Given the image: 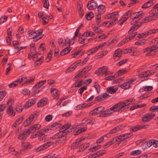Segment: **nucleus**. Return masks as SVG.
I'll return each instance as SVG.
<instances>
[{
    "label": "nucleus",
    "mask_w": 158,
    "mask_h": 158,
    "mask_svg": "<svg viewBox=\"0 0 158 158\" xmlns=\"http://www.w3.org/2000/svg\"><path fill=\"white\" fill-rule=\"evenodd\" d=\"M59 51V49L58 48H56L54 50V56L56 58H58L60 56Z\"/></svg>",
    "instance_id": "nucleus-59"
},
{
    "label": "nucleus",
    "mask_w": 158,
    "mask_h": 158,
    "mask_svg": "<svg viewBox=\"0 0 158 158\" xmlns=\"http://www.w3.org/2000/svg\"><path fill=\"white\" fill-rule=\"evenodd\" d=\"M83 51L81 50L73 54L72 55V56L73 58H77L83 55Z\"/></svg>",
    "instance_id": "nucleus-33"
},
{
    "label": "nucleus",
    "mask_w": 158,
    "mask_h": 158,
    "mask_svg": "<svg viewBox=\"0 0 158 158\" xmlns=\"http://www.w3.org/2000/svg\"><path fill=\"white\" fill-rule=\"evenodd\" d=\"M117 90L116 89H114V87H109L107 88V91L108 93L113 94L115 93Z\"/></svg>",
    "instance_id": "nucleus-39"
},
{
    "label": "nucleus",
    "mask_w": 158,
    "mask_h": 158,
    "mask_svg": "<svg viewBox=\"0 0 158 158\" xmlns=\"http://www.w3.org/2000/svg\"><path fill=\"white\" fill-rule=\"evenodd\" d=\"M154 3L153 0H149V1L144 3L142 6L141 8L146 9L152 6Z\"/></svg>",
    "instance_id": "nucleus-19"
},
{
    "label": "nucleus",
    "mask_w": 158,
    "mask_h": 158,
    "mask_svg": "<svg viewBox=\"0 0 158 158\" xmlns=\"http://www.w3.org/2000/svg\"><path fill=\"white\" fill-rule=\"evenodd\" d=\"M95 120L93 118H85L82 120V123L83 124L86 123L87 124H89L92 123H94Z\"/></svg>",
    "instance_id": "nucleus-22"
},
{
    "label": "nucleus",
    "mask_w": 158,
    "mask_h": 158,
    "mask_svg": "<svg viewBox=\"0 0 158 158\" xmlns=\"http://www.w3.org/2000/svg\"><path fill=\"white\" fill-rule=\"evenodd\" d=\"M46 80L42 81L37 83L33 87L34 89H39L46 82Z\"/></svg>",
    "instance_id": "nucleus-31"
},
{
    "label": "nucleus",
    "mask_w": 158,
    "mask_h": 158,
    "mask_svg": "<svg viewBox=\"0 0 158 158\" xmlns=\"http://www.w3.org/2000/svg\"><path fill=\"white\" fill-rule=\"evenodd\" d=\"M141 151L140 150H136L131 152L130 153V155L133 156H138L141 154Z\"/></svg>",
    "instance_id": "nucleus-40"
},
{
    "label": "nucleus",
    "mask_w": 158,
    "mask_h": 158,
    "mask_svg": "<svg viewBox=\"0 0 158 158\" xmlns=\"http://www.w3.org/2000/svg\"><path fill=\"white\" fill-rule=\"evenodd\" d=\"M72 48L69 47H67L62 50L60 52V55L63 56L69 53L71 50Z\"/></svg>",
    "instance_id": "nucleus-25"
},
{
    "label": "nucleus",
    "mask_w": 158,
    "mask_h": 158,
    "mask_svg": "<svg viewBox=\"0 0 158 158\" xmlns=\"http://www.w3.org/2000/svg\"><path fill=\"white\" fill-rule=\"evenodd\" d=\"M111 15L112 18V20H113V21L116 23L117 21L118 18V12H113L111 13Z\"/></svg>",
    "instance_id": "nucleus-30"
},
{
    "label": "nucleus",
    "mask_w": 158,
    "mask_h": 158,
    "mask_svg": "<svg viewBox=\"0 0 158 158\" xmlns=\"http://www.w3.org/2000/svg\"><path fill=\"white\" fill-rule=\"evenodd\" d=\"M91 105H90V104H88L86 105H85L84 104H82L81 105H79L76 106V109L77 110H82L84 108L86 107H88Z\"/></svg>",
    "instance_id": "nucleus-38"
},
{
    "label": "nucleus",
    "mask_w": 158,
    "mask_h": 158,
    "mask_svg": "<svg viewBox=\"0 0 158 158\" xmlns=\"http://www.w3.org/2000/svg\"><path fill=\"white\" fill-rule=\"evenodd\" d=\"M126 72V70L125 69H122L119 70L118 72L115 74V76L118 77L124 74Z\"/></svg>",
    "instance_id": "nucleus-43"
},
{
    "label": "nucleus",
    "mask_w": 158,
    "mask_h": 158,
    "mask_svg": "<svg viewBox=\"0 0 158 158\" xmlns=\"http://www.w3.org/2000/svg\"><path fill=\"white\" fill-rule=\"evenodd\" d=\"M143 13V12L142 11H138L135 13V14L133 13V12H132V15H134V16L133 17V18L132 19V20H139L137 19L138 18H139V19L141 18V17H140Z\"/></svg>",
    "instance_id": "nucleus-23"
},
{
    "label": "nucleus",
    "mask_w": 158,
    "mask_h": 158,
    "mask_svg": "<svg viewBox=\"0 0 158 158\" xmlns=\"http://www.w3.org/2000/svg\"><path fill=\"white\" fill-rule=\"evenodd\" d=\"M22 93L25 95H29L30 94V91L26 89H23L22 91Z\"/></svg>",
    "instance_id": "nucleus-63"
},
{
    "label": "nucleus",
    "mask_w": 158,
    "mask_h": 158,
    "mask_svg": "<svg viewBox=\"0 0 158 158\" xmlns=\"http://www.w3.org/2000/svg\"><path fill=\"white\" fill-rule=\"evenodd\" d=\"M132 15V10H130L128 11L124 15H123L121 18L123 20V21H126L128 18Z\"/></svg>",
    "instance_id": "nucleus-18"
},
{
    "label": "nucleus",
    "mask_w": 158,
    "mask_h": 158,
    "mask_svg": "<svg viewBox=\"0 0 158 158\" xmlns=\"http://www.w3.org/2000/svg\"><path fill=\"white\" fill-rule=\"evenodd\" d=\"M122 130V126L119 125L111 130L109 132V134H112L117 133Z\"/></svg>",
    "instance_id": "nucleus-17"
},
{
    "label": "nucleus",
    "mask_w": 158,
    "mask_h": 158,
    "mask_svg": "<svg viewBox=\"0 0 158 158\" xmlns=\"http://www.w3.org/2000/svg\"><path fill=\"white\" fill-rule=\"evenodd\" d=\"M23 116L20 117L18 119L14 124L13 125V127H15L19 125L23 121Z\"/></svg>",
    "instance_id": "nucleus-35"
},
{
    "label": "nucleus",
    "mask_w": 158,
    "mask_h": 158,
    "mask_svg": "<svg viewBox=\"0 0 158 158\" xmlns=\"http://www.w3.org/2000/svg\"><path fill=\"white\" fill-rule=\"evenodd\" d=\"M89 143H85L82 144L81 146H79V150H78V151L81 152L84 151L89 146Z\"/></svg>",
    "instance_id": "nucleus-24"
},
{
    "label": "nucleus",
    "mask_w": 158,
    "mask_h": 158,
    "mask_svg": "<svg viewBox=\"0 0 158 158\" xmlns=\"http://www.w3.org/2000/svg\"><path fill=\"white\" fill-rule=\"evenodd\" d=\"M131 87V84L129 83L128 81H126L123 84L120 85V87L124 89H127Z\"/></svg>",
    "instance_id": "nucleus-34"
},
{
    "label": "nucleus",
    "mask_w": 158,
    "mask_h": 158,
    "mask_svg": "<svg viewBox=\"0 0 158 158\" xmlns=\"http://www.w3.org/2000/svg\"><path fill=\"white\" fill-rule=\"evenodd\" d=\"M35 135L37 137H38V138L40 141L43 140L46 138L45 135L42 132V130L38 131L35 134Z\"/></svg>",
    "instance_id": "nucleus-16"
},
{
    "label": "nucleus",
    "mask_w": 158,
    "mask_h": 158,
    "mask_svg": "<svg viewBox=\"0 0 158 158\" xmlns=\"http://www.w3.org/2000/svg\"><path fill=\"white\" fill-rule=\"evenodd\" d=\"M131 25H133L131 27L128 31L129 34H131L138 29L141 26V23H139V20H132L131 22Z\"/></svg>",
    "instance_id": "nucleus-2"
},
{
    "label": "nucleus",
    "mask_w": 158,
    "mask_h": 158,
    "mask_svg": "<svg viewBox=\"0 0 158 158\" xmlns=\"http://www.w3.org/2000/svg\"><path fill=\"white\" fill-rule=\"evenodd\" d=\"M152 20H153V19L150 17L149 15L148 16L142 19L141 22H140L139 23H141V25L142 23H145L150 21Z\"/></svg>",
    "instance_id": "nucleus-32"
},
{
    "label": "nucleus",
    "mask_w": 158,
    "mask_h": 158,
    "mask_svg": "<svg viewBox=\"0 0 158 158\" xmlns=\"http://www.w3.org/2000/svg\"><path fill=\"white\" fill-rule=\"evenodd\" d=\"M140 54L139 51L136 48H133L132 50V54H131L132 56H137Z\"/></svg>",
    "instance_id": "nucleus-42"
},
{
    "label": "nucleus",
    "mask_w": 158,
    "mask_h": 158,
    "mask_svg": "<svg viewBox=\"0 0 158 158\" xmlns=\"http://www.w3.org/2000/svg\"><path fill=\"white\" fill-rule=\"evenodd\" d=\"M53 143V142H49L45 143L38 147L35 150L36 152H39L41 150H44Z\"/></svg>",
    "instance_id": "nucleus-13"
},
{
    "label": "nucleus",
    "mask_w": 158,
    "mask_h": 158,
    "mask_svg": "<svg viewBox=\"0 0 158 158\" xmlns=\"http://www.w3.org/2000/svg\"><path fill=\"white\" fill-rule=\"evenodd\" d=\"M149 127V126L148 124H141L139 125H137L131 128L130 129V131H132V132H135L138 130H139L142 129H145L148 128Z\"/></svg>",
    "instance_id": "nucleus-9"
},
{
    "label": "nucleus",
    "mask_w": 158,
    "mask_h": 158,
    "mask_svg": "<svg viewBox=\"0 0 158 158\" xmlns=\"http://www.w3.org/2000/svg\"><path fill=\"white\" fill-rule=\"evenodd\" d=\"M51 93L52 94L53 97L55 99L57 100L58 99L59 96L58 93V90L55 89H53L51 90Z\"/></svg>",
    "instance_id": "nucleus-28"
},
{
    "label": "nucleus",
    "mask_w": 158,
    "mask_h": 158,
    "mask_svg": "<svg viewBox=\"0 0 158 158\" xmlns=\"http://www.w3.org/2000/svg\"><path fill=\"white\" fill-rule=\"evenodd\" d=\"M155 116V114L150 113L145 114L142 118V120L143 122H148L152 119Z\"/></svg>",
    "instance_id": "nucleus-14"
},
{
    "label": "nucleus",
    "mask_w": 158,
    "mask_h": 158,
    "mask_svg": "<svg viewBox=\"0 0 158 158\" xmlns=\"http://www.w3.org/2000/svg\"><path fill=\"white\" fill-rule=\"evenodd\" d=\"M38 115L37 113H34L30 115L23 123L24 127L29 126L31 123L34 122L37 119Z\"/></svg>",
    "instance_id": "nucleus-5"
},
{
    "label": "nucleus",
    "mask_w": 158,
    "mask_h": 158,
    "mask_svg": "<svg viewBox=\"0 0 158 158\" xmlns=\"http://www.w3.org/2000/svg\"><path fill=\"white\" fill-rule=\"evenodd\" d=\"M97 111V112L98 114H101V113H102L104 110V108L103 106H100L96 108Z\"/></svg>",
    "instance_id": "nucleus-54"
},
{
    "label": "nucleus",
    "mask_w": 158,
    "mask_h": 158,
    "mask_svg": "<svg viewBox=\"0 0 158 158\" xmlns=\"http://www.w3.org/2000/svg\"><path fill=\"white\" fill-rule=\"evenodd\" d=\"M31 133L30 130L25 129L24 132L21 133L18 136V138L19 139L25 140L26 137L28 136Z\"/></svg>",
    "instance_id": "nucleus-10"
},
{
    "label": "nucleus",
    "mask_w": 158,
    "mask_h": 158,
    "mask_svg": "<svg viewBox=\"0 0 158 158\" xmlns=\"http://www.w3.org/2000/svg\"><path fill=\"white\" fill-rule=\"evenodd\" d=\"M75 65L73 64H72L66 70L65 73H70V72L74 70L76 67H75Z\"/></svg>",
    "instance_id": "nucleus-44"
},
{
    "label": "nucleus",
    "mask_w": 158,
    "mask_h": 158,
    "mask_svg": "<svg viewBox=\"0 0 158 158\" xmlns=\"http://www.w3.org/2000/svg\"><path fill=\"white\" fill-rule=\"evenodd\" d=\"M87 73V72L84 69H83L82 71H81L80 73L77 74L76 76L75 77L74 79L75 78H79L81 76H83L84 75L86 74Z\"/></svg>",
    "instance_id": "nucleus-46"
},
{
    "label": "nucleus",
    "mask_w": 158,
    "mask_h": 158,
    "mask_svg": "<svg viewBox=\"0 0 158 158\" xmlns=\"http://www.w3.org/2000/svg\"><path fill=\"white\" fill-rule=\"evenodd\" d=\"M93 16V13L91 12L87 13L85 15L86 19L88 20H90Z\"/></svg>",
    "instance_id": "nucleus-49"
},
{
    "label": "nucleus",
    "mask_w": 158,
    "mask_h": 158,
    "mask_svg": "<svg viewBox=\"0 0 158 158\" xmlns=\"http://www.w3.org/2000/svg\"><path fill=\"white\" fill-rule=\"evenodd\" d=\"M110 110H108L106 111H103L101 114L100 115V117H106L112 114Z\"/></svg>",
    "instance_id": "nucleus-29"
},
{
    "label": "nucleus",
    "mask_w": 158,
    "mask_h": 158,
    "mask_svg": "<svg viewBox=\"0 0 158 158\" xmlns=\"http://www.w3.org/2000/svg\"><path fill=\"white\" fill-rule=\"evenodd\" d=\"M36 99L33 98L28 100L24 105V106L27 108H28L33 105L36 102Z\"/></svg>",
    "instance_id": "nucleus-15"
},
{
    "label": "nucleus",
    "mask_w": 158,
    "mask_h": 158,
    "mask_svg": "<svg viewBox=\"0 0 158 158\" xmlns=\"http://www.w3.org/2000/svg\"><path fill=\"white\" fill-rule=\"evenodd\" d=\"M43 59L44 57L43 56H42L40 58L36 60L34 63L35 66H38L39 64H41Z\"/></svg>",
    "instance_id": "nucleus-47"
},
{
    "label": "nucleus",
    "mask_w": 158,
    "mask_h": 158,
    "mask_svg": "<svg viewBox=\"0 0 158 158\" xmlns=\"http://www.w3.org/2000/svg\"><path fill=\"white\" fill-rule=\"evenodd\" d=\"M114 142L113 141V139L110 141L108 142V143H106L103 146V148H107V147H109L111 144L114 143Z\"/></svg>",
    "instance_id": "nucleus-56"
},
{
    "label": "nucleus",
    "mask_w": 158,
    "mask_h": 158,
    "mask_svg": "<svg viewBox=\"0 0 158 158\" xmlns=\"http://www.w3.org/2000/svg\"><path fill=\"white\" fill-rule=\"evenodd\" d=\"M153 140H150L146 142L144 145L146 148H149L153 144Z\"/></svg>",
    "instance_id": "nucleus-51"
},
{
    "label": "nucleus",
    "mask_w": 158,
    "mask_h": 158,
    "mask_svg": "<svg viewBox=\"0 0 158 158\" xmlns=\"http://www.w3.org/2000/svg\"><path fill=\"white\" fill-rule=\"evenodd\" d=\"M83 26V24H81L76 29L75 32V35L73 37L72 40H74L75 39V38L76 37L77 35L78 34V32L79 31L80 29Z\"/></svg>",
    "instance_id": "nucleus-48"
},
{
    "label": "nucleus",
    "mask_w": 158,
    "mask_h": 158,
    "mask_svg": "<svg viewBox=\"0 0 158 158\" xmlns=\"http://www.w3.org/2000/svg\"><path fill=\"white\" fill-rule=\"evenodd\" d=\"M150 110L152 112H158V106H154L151 107L150 109Z\"/></svg>",
    "instance_id": "nucleus-62"
},
{
    "label": "nucleus",
    "mask_w": 158,
    "mask_h": 158,
    "mask_svg": "<svg viewBox=\"0 0 158 158\" xmlns=\"http://www.w3.org/2000/svg\"><path fill=\"white\" fill-rule=\"evenodd\" d=\"M18 80L19 83L23 82V84L24 83L27 84V77H23L21 79H19Z\"/></svg>",
    "instance_id": "nucleus-52"
},
{
    "label": "nucleus",
    "mask_w": 158,
    "mask_h": 158,
    "mask_svg": "<svg viewBox=\"0 0 158 158\" xmlns=\"http://www.w3.org/2000/svg\"><path fill=\"white\" fill-rule=\"evenodd\" d=\"M96 20L97 23H99L101 21V14L97 13L96 16Z\"/></svg>",
    "instance_id": "nucleus-60"
},
{
    "label": "nucleus",
    "mask_w": 158,
    "mask_h": 158,
    "mask_svg": "<svg viewBox=\"0 0 158 158\" xmlns=\"http://www.w3.org/2000/svg\"><path fill=\"white\" fill-rule=\"evenodd\" d=\"M98 12V13L102 14L104 13L106 11V8L105 6L102 5H100L97 7Z\"/></svg>",
    "instance_id": "nucleus-21"
},
{
    "label": "nucleus",
    "mask_w": 158,
    "mask_h": 158,
    "mask_svg": "<svg viewBox=\"0 0 158 158\" xmlns=\"http://www.w3.org/2000/svg\"><path fill=\"white\" fill-rule=\"evenodd\" d=\"M127 106L124 101L120 102L110 107V110H113L114 112H122L123 109Z\"/></svg>",
    "instance_id": "nucleus-1"
},
{
    "label": "nucleus",
    "mask_w": 158,
    "mask_h": 158,
    "mask_svg": "<svg viewBox=\"0 0 158 158\" xmlns=\"http://www.w3.org/2000/svg\"><path fill=\"white\" fill-rule=\"evenodd\" d=\"M22 147H24L26 150L31 149L32 146L29 143H22Z\"/></svg>",
    "instance_id": "nucleus-37"
},
{
    "label": "nucleus",
    "mask_w": 158,
    "mask_h": 158,
    "mask_svg": "<svg viewBox=\"0 0 158 158\" xmlns=\"http://www.w3.org/2000/svg\"><path fill=\"white\" fill-rule=\"evenodd\" d=\"M149 16L153 20L158 18V3L154 6L152 9L149 12Z\"/></svg>",
    "instance_id": "nucleus-4"
},
{
    "label": "nucleus",
    "mask_w": 158,
    "mask_h": 158,
    "mask_svg": "<svg viewBox=\"0 0 158 158\" xmlns=\"http://www.w3.org/2000/svg\"><path fill=\"white\" fill-rule=\"evenodd\" d=\"M47 99L44 98L41 99L37 104V106L39 107H42L47 103Z\"/></svg>",
    "instance_id": "nucleus-27"
},
{
    "label": "nucleus",
    "mask_w": 158,
    "mask_h": 158,
    "mask_svg": "<svg viewBox=\"0 0 158 158\" xmlns=\"http://www.w3.org/2000/svg\"><path fill=\"white\" fill-rule=\"evenodd\" d=\"M44 3L43 5L44 7L45 8L48 9L49 6V2L48 0H45L44 1Z\"/></svg>",
    "instance_id": "nucleus-61"
},
{
    "label": "nucleus",
    "mask_w": 158,
    "mask_h": 158,
    "mask_svg": "<svg viewBox=\"0 0 158 158\" xmlns=\"http://www.w3.org/2000/svg\"><path fill=\"white\" fill-rule=\"evenodd\" d=\"M135 101V99L134 98H129L127 100L124 101V102L126 104V105L127 106H128V105L130 104L132 102H133Z\"/></svg>",
    "instance_id": "nucleus-55"
},
{
    "label": "nucleus",
    "mask_w": 158,
    "mask_h": 158,
    "mask_svg": "<svg viewBox=\"0 0 158 158\" xmlns=\"http://www.w3.org/2000/svg\"><path fill=\"white\" fill-rule=\"evenodd\" d=\"M103 98L102 95H100L97 97H96L95 98L94 101V102H100L104 100Z\"/></svg>",
    "instance_id": "nucleus-58"
},
{
    "label": "nucleus",
    "mask_w": 158,
    "mask_h": 158,
    "mask_svg": "<svg viewBox=\"0 0 158 158\" xmlns=\"http://www.w3.org/2000/svg\"><path fill=\"white\" fill-rule=\"evenodd\" d=\"M87 89V87L86 86H84L80 88L78 91V93L82 94L83 91Z\"/></svg>",
    "instance_id": "nucleus-57"
},
{
    "label": "nucleus",
    "mask_w": 158,
    "mask_h": 158,
    "mask_svg": "<svg viewBox=\"0 0 158 158\" xmlns=\"http://www.w3.org/2000/svg\"><path fill=\"white\" fill-rule=\"evenodd\" d=\"M95 73L98 76L104 75L105 76L111 74L110 72L107 71V68L106 66L98 69L96 71Z\"/></svg>",
    "instance_id": "nucleus-3"
},
{
    "label": "nucleus",
    "mask_w": 158,
    "mask_h": 158,
    "mask_svg": "<svg viewBox=\"0 0 158 158\" xmlns=\"http://www.w3.org/2000/svg\"><path fill=\"white\" fill-rule=\"evenodd\" d=\"M155 72L153 70H147L139 75V77L143 78V80H147L148 79V77L154 74Z\"/></svg>",
    "instance_id": "nucleus-7"
},
{
    "label": "nucleus",
    "mask_w": 158,
    "mask_h": 158,
    "mask_svg": "<svg viewBox=\"0 0 158 158\" xmlns=\"http://www.w3.org/2000/svg\"><path fill=\"white\" fill-rule=\"evenodd\" d=\"M61 126V124L56 123L51 125L50 129L52 130H56L60 127Z\"/></svg>",
    "instance_id": "nucleus-36"
},
{
    "label": "nucleus",
    "mask_w": 158,
    "mask_h": 158,
    "mask_svg": "<svg viewBox=\"0 0 158 158\" xmlns=\"http://www.w3.org/2000/svg\"><path fill=\"white\" fill-rule=\"evenodd\" d=\"M59 132L55 134L52 137V139H58L60 137L64 136V133H63L64 132H62V130L61 129V128H60L59 129Z\"/></svg>",
    "instance_id": "nucleus-20"
},
{
    "label": "nucleus",
    "mask_w": 158,
    "mask_h": 158,
    "mask_svg": "<svg viewBox=\"0 0 158 158\" xmlns=\"http://www.w3.org/2000/svg\"><path fill=\"white\" fill-rule=\"evenodd\" d=\"M123 53V51L120 48L117 49L114 52L113 54V57L115 61L118 60L121 57L122 54Z\"/></svg>",
    "instance_id": "nucleus-12"
},
{
    "label": "nucleus",
    "mask_w": 158,
    "mask_h": 158,
    "mask_svg": "<svg viewBox=\"0 0 158 158\" xmlns=\"http://www.w3.org/2000/svg\"><path fill=\"white\" fill-rule=\"evenodd\" d=\"M97 114H98L96 108L90 111L89 113L90 116H94Z\"/></svg>",
    "instance_id": "nucleus-64"
},
{
    "label": "nucleus",
    "mask_w": 158,
    "mask_h": 158,
    "mask_svg": "<svg viewBox=\"0 0 158 158\" xmlns=\"http://www.w3.org/2000/svg\"><path fill=\"white\" fill-rule=\"evenodd\" d=\"M115 23H114V22L113 21V20H111L109 21L102 23V25L104 26H106L107 27H110L113 26Z\"/></svg>",
    "instance_id": "nucleus-26"
},
{
    "label": "nucleus",
    "mask_w": 158,
    "mask_h": 158,
    "mask_svg": "<svg viewBox=\"0 0 158 158\" xmlns=\"http://www.w3.org/2000/svg\"><path fill=\"white\" fill-rule=\"evenodd\" d=\"M132 135L131 133H127L126 134H122L118 136H117L113 140L114 143L117 141H124L126 139L132 136Z\"/></svg>",
    "instance_id": "nucleus-6"
},
{
    "label": "nucleus",
    "mask_w": 158,
    "mask_h": 158,
    "mask_svg": "<svg viewBox=\"0 0 158 158\" xmlns=\"http://www.w3.org/2000/svg\"><path fill=\"white\" fill-rule=\"evenodd\" d=\"M83 81L82 79L80 80L75 82V87H80L83 85Z\"/></svg>",
    "instance_id": "nucleus-45"
},
{
    "label": "nucleus",
    "mask_w": 158,
    "mask_h": 158,
    "mask_svg": "<svg viewBox=\"0 0 158 158\" xmlns=\"http://www.w3.org/2000/svg\"><path fill=\"white\" fill-rule=\"evenodd\" d=\"M98 49H99L98 48L97 46H96L95 47L88 51L87 52V54L88 55H90L91 54H93L95 53L96 51H97Z\"/></svg>",
    "instance_id": "nucleus-41"
},
{
    "label": "nucleus",
    "mask_w": 158,
    "mask_h": 158,
    "mask_svg": "<svg viewBox=\"0 0 158 158\" xmlns=\"http://www.w3.org/2000/svg\"><path fill=\"white\" fill-rule=\"evenodd\" d=\"M13 102L11 99H9L7 102V104L9 106L7 110V113L8 114L12 117L14 116L15 114V112H14L13 111V107L11 106H10V105L12 104Z\"/></svg>",
    "instance_id": "nucleus-8"
},
{
    "label": "nucleus",
    "mask_w": 158,
    "mask_h": 158,
    "mask_svg": "<svg viewBox=\"0 0 158 158\" xmlns=\"http://www.w3.org/2000/svg\"><path fill=\"white\" fill-rule=\"evenodd\" d=\"M19 82L18 80H17L9 84L8 86L10 88H14L18 85Z\"/></svg>",
    "instance_id": "nucleus-50"
},
{
    "label": "nucleus",
    "mask_w": 158,
    "mask_h": 158,
    "mask_svg": "<svg viewBox=\"0 0 158 158\" xmlns=\"http://www.w3.org/2000/svg\"><path fill=\"white\" fill-rule=\"evenodd\" d=\"M98 6L97 2L93 0L89 1L87 5V7L88 9L90 10L96 8Z\"/></svg>",
    "instance_id": "nucleus-11"
},
{
    "label": "nucleus",
    "mask_w": 158,
    "mask_h": 158,
    "mask_svg": "<svg viewBox=\"0 0 158 158\" xmlns=\"http://www.w3.org/2000/svg\"><path fill=\"white\" fill-rule=\"evenodd\" d=\"M158 32V29H152L149 30L146 32L147 35H150L152 33H157Z\"/></svg>",
    "instance_id": "nucleus-53"
}]
</instances>
